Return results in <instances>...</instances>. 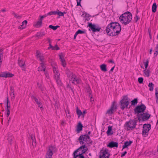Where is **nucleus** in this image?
Here are the masks:
<instances>
[{
  "label": "nucleus",
  "mask_w": 158,
  "mask_h": 158,
  "mask_svg": "<svg viewBox=\"0 0 158 158\" xmlns=\"http://www.w3.org/2000/svg\"><path fill=\"white\" fill-rule=\"evenodd\" d=\"M148 86L149 87V90L152 91L153 89L154 85L152 82H150L148 85Z\"/></svg>",
  "instance_id": "72a5a7b5"
},
{
  "label": "nucleus",
  "mask_w": 158,
  "mask_h": 158,
  "mask_svg": "<svg viewBox=\"0 0 158 158\" xmlns=\"http://www.w3.org/2000/svg\"><path fill=\"white\" fill-rule=\"evenodd\" d=\"M155 96L156 97V102L157 103H158V92L157 91V89L156 88L155 89Z\"/></svg>",
  "instance_id": "ea45409f"
},
{
  "label": "nucleus",
  "mask_w": 158,
  "mask_h": 158,
  "mask_svg": "<svg viewBox=\"0 0 158 158\" xmlns=\"http://www.w3.org/2000/svg\"><path fill=\"white\" fill-rule=\"evenodd\" d=\"M32 145L34 147V146H36V142L35 140H34V141H32Z\"/></svg>",
  "instance_id": "0e129e2a"
},
{
  "label": "nucleus",
  "mask_w": 158,
  "mask_h": 158,
  "mask_svg": "<svg viewBox=\"0 0 158 158\" xmlns=\"http://www.w3.org/2000/svg\"><path fill=\"white\" fill-rule=\"evenodd\" d=\"M78 34H85L86 32V30L85 29H84L83 30H81L80 29H79L77 31Z\"/></svg>",
  "instance_id": "e433bc0d"
},
{
  "label": "nucleus",
  "mask_w": 158,
  "mask_h": 158,
  "mask_svg": "<svg viewBox=\"0 0 158 158\" xmlns=\"http://www.w3.org/2000/svg\"><path fill=\"white\" fill-rule=\"evenodd\" d=\"M53 71L54 73L55 74V75H56L59 74H58V73L57 71L56 70V68L55 67H54L53 68Z\"/></svg>",
  "instance_id": "5fc2aeb1"
},
{
  "label": "nucleus",
  "mask_w": 158,
  "mask_h": 158,
  "mask_svg": "<svg viewBox=\"0 0 158 158\" xmlns=\"http://www.w3.org/2000/svg\"><path fill=\"white\" fill-rule=\"evenodd\" d=\"M56 11H51L48 13V15H56Z\"/></svg>",
  "instance_id": "c03bdc74"
},
{
  "label": "nucleus",
  "mask_w": 158,
  "mask_h": 158,
  "mask_svg": "<svg viewBox=\"0 0 158 158\" xmlns=\"http://www.w3.org/2000/svg\"><path fill=\"white\" fill-rule=\"evenodd\" d=\"M6 112H7V117H8L10 114V107H6L5 108Z\"/></svg>",
  "instance_id": "7c9ffc66"
},
{
  "label": "nucleus",
  "mask_w": 158,
  "mask_h": 158,
  "mask_svg": "<svg viewBox=\"0 0 158 158\" xmlns=\"http://www.w3.org/2000/svg\"><path fill=\"white\" fill-rule=\"evenodd\" d=\"M42 24V22L41 21L39 20L36 23L35 25V26L36 27H41Z\"/></svg>",
  "instance_id": "473e14b6"
},
{
  "label": "nucleus",
  "mask_w": 158,
  "mask_h": 158,
  "mask_svg": "<svg viewBox=\"0 0 158 158\" xmlns=\"http://www.w3.org/2000/svg\"><path fill=\"white\" fill-rule=\"evenodd\" d=\"M71 81H72V83H74V82H76V84H78L80 83L81 80L77 78H76V77L73 78L72 77L71 78Z\"/></svg>",
  "instance_id": "cd10ccee"
},
{
  "label": "nucleus",
  "mask_w": 158,
  "mask_h": 158,
  "mask_svg": "<svg viewBox=\"0 0 158 158\" xmlns=\"http://www.w3.org/2000/svg\"><path fill=\"white\" fill-rule=\"evenodd\" d=\"M13 138V137L11 135H9L8 137L7 138V139L8 140L10 144H11V141Z\"/></svg>",
  "instance_id": "c9c22d12"
},
{
  "label": "nucleus",
  "mask_w": 158,
  "mask_h": 158,
  "mask_svg": "<svg viewBox=\"0 0 158 158\" xmlns=\"http://www.w3.org/2000/svg\"><path fill=\"white\" fill-rule=\"evenodd\" d=\"M133 142L131 140H130L129 141H126L125 142L124 145L123 146V148L122 150L126 148H127L128 146L131 145V144Z\"/></svg>",
  "instance_id": "aec40b11"
},
{
  "label": "nucleus",
  "mask_w": 158,
  "mask_h": 158,
  "mask_svg": "<svg viewBox=\"0 0 158 158\" xmlns=\"http://www.w3.org/2000/svg\"><path fill=\"white\" fill-rule=\"evenodd\" d=\"M37 57L39 58V60L41 62V63L44 62V58L43 56H39Z\"/></svg>",
  "instance_id": "8fccbe9b"
},
{
  "label": "nucleus",
  "mask_w": 158,
  "mask_h": 158,
  "mask_svg": "<svg viewBox=\"0 0 158 158\" xmlns=\"http://www.w3.org/2000/svg\"><path fill=\"white\" fill-rule=\"evenodd\" d=\"M136 118H135V119H130L129 121L126 122L124 125V129L127 131L133 130L135 128L137 121H138V119L136 120Z\"/></svg>",
  "instance_id": "7ed1b4c3"
},
{
  "label": "nucleus",
  "mask_w": 158,
  "mask_h": 158,
  "mask_svg": "<svg viewBox=\"0 0 158 158\" xmlns=\"http://www.w3.org/2000/svg\"><path fill=\"white\" fill-rule=\"evenodd\" d=\"M3 49H0V67L1 66L2 60V57L3 56Z\"/></svg>",
  "instance_id": "c85d7f7f"
},
{
  "label": "nucleus",
  "mask_w": 158,
  "mask_h": 158,
  "mask_svg": "<svg viewBox=\"0 0 158 158\" xmlns=\"http://www.w3.org/2000/svg\"><path fill=\"white\" fill-rule=\"evenodd\" d=\"M156 3H154L152 6V10H156Z\"/></svg>",
  "instance_id": "de8ad7c7"
},
{
  "label": "nucleus",
  "mask_w": 158,
  "mask_h": 158,
  "mask_svg": "<svg viewBox=\"0 0 158 158\" xmlns=\"http://www.w3.org/2000/svg\"><path fill=\"white\" fill-rule=\"evenodd\" d=\"M53 47H54V48H55V49H56V50L60 49V48H59V47L57 45H55V46Z\"/></svg>",
  "instance_id": "338daca9"
},
{
  "label": "nucleus",
  "mask_w": 158,
  "mask_h": 158,
  "mask_svg": "<svg viewBox=\"0 0 158 158\" xmlns=\"http://www.w3.org/2000/svg\"><path fill=\"white\" fill-rule=\"evenodd\" d=\"M127 152L126 151H125L124 152L122 153V154H121V157H123L126 154H127Z\"/></svg>",
  "instance_id": "e2e57ef3"
},
{
  "label": "nucleus",
  "mask_w": 158,
  "mask_h": 158,
  "mask_svg": "<svg viewBox=\"0 0 158 158\" xmlns=\"http://www.w3.org/2000/svg\"><path fill=\"white\" fill-rule=\"evenodd\" d=\"M76 113L77 115H78V117L82 114V112L81 110L78 109V107H77L76 108Z\"/></svg>",
  "instance_id": "f704fd0d"
},
{
  "label": "nucleus",
  "mask_w": 158,
  "mask_h": 158,
  "mask_svg": "<svg viewBox=\"0 0 158 158\" xmlns=\"http://www.w3.org/2000/svg\"><path fill=\"white\" fill-rule=\"evenodd\" d=\"M18 64L21 68H22L25 65L24 62L22 59H20L19 58L18 60Z\"/></svg>",
  "instance_id": "393cba45"
},
{
  "label": "nucleus",
  "mask_w": 158,
  "mask_h": 158,
  "mask_svg": "<svg viewBox=\"0 0 158 158\" xmlns=\"http://www.w3.org/2000/svg\"><path fill=\"white\" fill-rule=\"evenodd\" d=\"M60 26L58 25L54 26L52 25H50L49 26V28L53 29V30L55 31Z\"/></svg>",
  "instance_id": "c756f323"
},
{
  "label": "nucleus",
  "mask_w": 158,
  "mask_h": 158,
  "mask_svg": "<svg viewBox=\"0 0 158 158\" xmlns=\"http://www.w3.org/2000/svg\"><path fill=\"white\" fill-rule=\"evenodd\" d=\"M146 108V106L143 103H141L140 105L137 106L135 108L134 113L136 115L138 120H140L139 116L140 114L144 113Z\"/></svg>",
  "instance_id": "20e7f679"
},
{
  "label": "nucleus",
  "mask_w": 158,
  "mask_h": 158,
  "mask_svg": "<svg viewBox=\"0 0 158 158\" xmlns=\"http://www.w3.org/2000/svg\"><path fill=\"white\" fill-rule=\"evenodd\" d=\"M121 30V25L118 23L112 21L108 25L105 29L107 34L112 36L118 35Z\"/></svg>",
  "instance_id": "f257e3e1"
},
{
  "label": "nucleus",
  "mask_w": 158,
  "mask_h": 158,
  "mask_svg": "<svg viewBox=\"0 0 158 158\" xmlns=\"http://www.w3.org/2000/svg\"><path fill=\"white\" fill-rule=\"evenodd\" d=\"M86 91L88 93H91V89L89 86L87 88Z\"/></svg>",
  "instance_id": "13d9d810"
},
{
  "label": "nucleus",
  "mask_w": 158,
  "mask_h": 158,
  "mask_svg": "<svg viewBox=\"0 0 158 158\" xmlns=\"http://www.w3.org/2000/svg\"><path fill=\"white\" fill-rule=\"evenodd\" d=\"M85 146V147L83 149L82 148V149H80L79 150H78V151L77 152V153H78V152H79H79H82V151H83L82 150H84V149H85V150H87V151L88 150V148H87V146H85V145H82L81 146Z\"/></svg>",
  "instance_id": "4c0bfd02"
},
{
  "label": "nucleus",
  "mask_w": 158,
  "mask_h": 158,
  "mask_svg": "<svg viewBox=\"0 0 158 158\" xmlns=\"http://www.w3.org/2000/svg\"><path fill=\"white\" fill-rule=\"evenodd\" d=\"M49 47L48 48V49H49L50 48H52V50H55V48H54V47H53L51 44H49Z\"/></svg>",
  "instance_id": "6e6d98bb"
},
{
  "label": "nucleus",
  "mask_w": 158,
  "mask_h": 158,
  "mask_svg": "<svg viewBox=\"0 0 158 158\" xmlns=\"http://www.w3.org/2000/svg\"><path fill=\"white\" fill-rule=\"evenodd\" d=\"M138 13V10H137L135 17L134 18L135 23H137L138 20L139 19V18L137 14Z\"/></svg>",
  "instance_id": "37998d69"
},
{
  "label": "nucleus",
  "mask_w": 158,
  "mask_h": 158,
  "mask_svg": "<svg viewBox=\"0 0 158 158\" xmlns=\"http://www.w3.org/2000/svg\"><path fill=\"white\" fill-rule=\"evenodd\" d=\"M60 74L56 75L55 76V79L56 81L57 84L60 86H61L62 85V83L60 78Z\"/></svg>",
  "instance_id": "a211bd4d"
},
{
  "label": "nucleus",
  "mask_w": 158,
  "mask_h": 158,
  "mask_svg": "<svg viewBox=\"0 0 158 158\" xmlns=\"http://www.w3.org/2000/svg\"><path fill=\"white\" fill-rule=\"evenodd\" d=\"M49 152L51 151V152H56L57 149L56 147L55 146H51L49 147L48 150Z\"/></svg>",
  "instance_id": "4be33fe9"
},
{
  "label": "nucleus",
  "mask_w": 158,
  "mask_h": 158,
  "mask_svg": "<svg viewBox=\"0 0 158 158\" xmlns=\"http://www.w3.org/2000/svg\"><path fill=\"white\" fill-rule=\"evenodd\" d=\"M83 127V126L81 122H79L77 126L76 130L77 133H79L81 131H82Z\"/></svg>",
  "instance_id": "6ab92c4d"
},
{
  "label": "nucleus",
  "mask_w": 158,
  "mask_h": 158,
  "mask_svg": "<svg viewBox=\"0 0 158 158\" xmlns=\"http://www.w3.org/2000/svg\"><path fill=\"white\" fill-rule=\"evenodd\" d=\"M31 98L32 99L34 100L36 104L38 106L40 107L41 110H44V108L42 104L40 102V100H39L36 97H35L34 96H31Z\"/></svg>",
  "instance_id": "f8f14e48"
},
{
  "label": "nucleus",
  "mask_w": 158,
  "mask_h": 158,
  "mask_svg": "<svg viewBox=\"0 0 158 158\" xmlns=\"http://www.w3.org/2000/svg\"><path fill=\"white\" fill-rule=\"evenodd\" d=\"M151 115L147 112L143 113L139 116L140 120H138L140 122L141 121H144L148 120L150 117Z\"/></svg>",
  "instance_id": "9d476101"
},
{
  "label": "nucleus",
  "mask_w": 158,
  "mask_h": 158,
  "mask_svg": "<svg viewBox=\"0 0 158 158\" xmlns=\"http://www.w3.org/2000/svg\"><path fill=\"white\" fill-rule=\"evenodd\" d=\"M132 18V14L129 11H127L120 16L119 19L122 24L127 25L131 22Z\"/></svg>",
  "instance_id": "f03ea898"
},
{
  "label": "nucleus",
  "mask_w": 158,
  "mask_h": 158,
  "mask_svg": "<svg viewBox=\"0 0 158 158\" xmlns=\"http://www.w3.org/2000/svg\"><path fill=\"white\" fill-rule=\"evenodd\" d=\"M83 139V141L85 142H88V143H89L92 144L93 142L92 141L90 136L88 135H81L79 138L78 139V140Z\"/></svg>",
  "instance_id": "9b49d317"
},
{
  "label": "nucleus",
  "mask_w": 158,
  "mask_h": 158,
  "mask_svg": "<svg viewBox=\"0 0 158 158\" xmlns=\"http://www.w3.org/2000/svg\"><path fill=\"white\" fill-rule=\"evenodd\" d=\"M2 77H12L14 76V74L9 72H2Z\"/></svg>",
  "instance_id": "ddd939ff"
},
{
  "label": "nucleus",
  "mask_w": 158,
  "mask_h": 158,
  "mask_svg": "<svg viewBox=\"0 0 158 158\" xmlns=\"http://www.w3.org/2000/svg\"><path fill=\"white\" fill-rule=\"evenodd\" d=\"M108 62L109 63H111L113 64H115L114 61L112 60H108Z\"/></svg>",
  "instance_id": "774afa93"
},
{
  "label": "nucleus",
  "mask_w": 158,
  "mask_h": 158,
  "mask_svg": "<svg viewBox=\"0 0 158 158\" xmlns=\"http://www.w3.org/2000/svg\"><path fill=\"white\" fill-rule=\"evenodd\" d=\"M77 0V6H81V0Z\"/></svg>",
  "instance_id": "680f3d73"
},
{
  "label": "nucleus",
  "mask_w": 158,
  "mask_h": 158,
  "mask_svg": "<svg viewBox=\"0 0 158 158\" xmlns=\"http://www.w3.org/2000/svg\"><path fill=\"white\" fill-rule=\"evenodd\" d=\"M67 87L68 88H69V90H71L72 92L73 93V94H74V91L73 88H72L71 87H70L69 85L68 84L67 85Z\"/></svg>",
  "instance_id": "603ef678"
},
{
  "label": "nucleus",
  "mask_w": 158,
  "mask_h": 158,
  "mask_svg": "<svg viewBox=\"0 0 158 158\" xmlns=\"http://www.w3.org/2000/svg\"><path fill=\"white\" fill-rule=\"evenodd\" d=\"M99 158H109L110 154L109 150L106 149L102 148L100 152Z\"/></svg>",
  "instance_id": "0eeeda50"
},
{
  "label": "nucleus",
  "mask_w": 158,
  "mask_h": 158,
  "mask_svg": "<svg viewBox=\"0 0 158 158\" xmlns=\"http://www.w3.org/2000/svg\"><path fill=\"white\" fill-rule=\"evenodd\" d=\"M6 107H10V102L8 96L6 97Z\"/></svg>",
  "instance_id": "58836bf2"
},
{
  "label": "nucleus",
  "mask_w": 158,
  "mask_h": 158,
  "mask_svg": "<svg viewBox=\"0 0 158 158\" xmlns=\"http://www.w3.org/2000/svg\"><path fill=\"white\" fill-rule=\"evenodd\" d=\"M120 108L123 110L125 108H127L129 102L128 100V97L127 95L123 97L122 99L120 101Z\"/></svg>",
  "instance_id": "39448f33"
},
{
  "label": "nucleus",
  "mask_w": 158,
  "mask_h": 158,
  "mask_svg": "<svg viewBox=\"0 0 158 158\" xmlns=\"http://www.w3.org/2000/svg\"><path fill=\"white\" fill-rule=\"evenodd\" d=\"M66 73L67 74L68 77L70 75L71 73V72L69 70V69H67L66 70Z\"/></svg>",
  "instance_id": "4d7b16f0"
},
{
  "label": "nucleus",
  "mask_w": 158,
  "mask_h": 158,
  "mask_svg": "<svg viewBox=\"0 0 158 158\" xmlns=\"http://www.w3.org/2000/svg\"><path fill=\"white\" fill-rule=\"evenodd\" d=\"M100 68L101 70L103 72H106L107 71L106 65L105 64H103L100 65Z\"/></svg>",
  "instance_id": "b1692460"
},
{
  "label": "nucleus",
  "mask_w": 158,
  "mask_h": 158,
  "mask_svg": "<svg viewBox=\"0 0 158 158\" xmlns=\"http://www.w3.org/2000/svg\"><path fill=\"white\" fill-rule=\"evenodd\" d=\"M45 34L44 31H40L37 33L35 35V37L38 38L42 37Z\"/></svg>",
  "instance_id": "5701e85b"
},
{
  "label": "nucleus",
  "mask_w": 158,
  "mask_h": 158,
  "mask_svg": "<svg viewBox=\"0 0 158 158\" xmlns=\"http://www.w3.org/2000/svg\"><path fill=\"white\" fill-rule=\"evenodd\" d=\"M53 154V153L52 152L47 151L45 155V158H52Z\"/></svg>",
  "instance_id": "a878e982"
},
{
  "label": "nucleus",
  "mask_w": 158,
  "mask_h": 158,
  "mask_svg": "<svg viewBox=\"0 0 158 158\" xmlns=\"http://www.w3.org/2000/svg\"><path fill=\"white\" fill-rule=\"evenodd\" d=\"M118 142L111 141L107 145V147L110 148H113L114 147L118 148Z\"/></svg>",
  "instance_id": "4468645a"
},
{
  "label": "nucleus",
  "mask_w": 158,
  "mask_h": 158,
  "mask_svg": "<svg viewBox=\"0 0 158 158\" xmlns=\"http://www.w3.org/2000/svg\"><path fill=\"white\" fill-rule=\"evenodd\" d=\"M56 14L58 15L59 16H63V13L61 11H56Z\"/></svg>",
  "instance_id": "3c124183"
},
{
  "label": "nucleus",
  "mask_w": 158,
  "mask_h": 158,
  "mask_svg": "<svg viewBox=\"0 0 158 158\" xmlns=\"http://www.w3.org/2000/svg\"><path fill=\"white\" fill-rule=\"evenodd\" d=\"M59 56L62 65L64 67H65L66 64L63 53H61L59 54Z\"/></svg>",
  "instance_id": "dca6fc26"
},
{
  "label": "nucleus",
  "mask_w": 158,
  "mask_h": 158,
  "mask_svg": "<svg viewBox=\"0 0 158 158\" xmlns=\"http://www.w3.org/2000/svg\"><path fill=\"white\" fill-rule=\"evenodd\" d=\"M85 17L87 18H89L90 16V15L89 14L85 12H83V14H82L81 16H83V15H84V16H85Z\"/></svg>",
  "instance_id": "79ce46f5"
},
{
  "label": "nucleus",
  "mask_w": 158,
  "mask_h": 158,
  "mask_svg": "<svg viewBox=\"0 0 158 158\" xmlns=\"http://www.w3.org/2000/svg\"><path fill=\"white\" fill-rule=\"evenodd\" d=\"M115 67V65H114L113 67H112L111 68V69H110V70L109 72L110 73L113 72V70L114 69Z\"/></svg>",
  "instance_id": "bf43d9fd"
},
{
  "label": "nucleus",
  "mask_w": 158,
  "mask_h": 158,
  "mask_svg": "<svg viewBox=\"0 0 158 158\" xmlns=\"http://www.w3.org/2000/svg\"><path fill=\"white\" fill-rule=\"evenodd\" d=\"M143 79L142 77H139L138 79V81L139 83L142 84L143 82Z\"/></svg>",
  "instance_id": "49530a36"
},
{
  "label": "nucleus",
  "mask_w": 158,
  "mask_h": 158,
  "mask_svg": "<svg viewBox=\"0 0 158 158\" xmlns=\"http://www.w3.org/2000/svg\"><path fill=\"white\" fill-rule=\"evenodd\" d=\"M90 29H89V30L90 31L91 29L93 32H99L101 29V28L99 27H97L94 24H92L91 23H88L87 26Z\"/></svg>",
  "instance_id": "6e6552de"
},
{
  "label": "nucleus",
  "mask_w": 158,
  "mask_h": 158,
  "mask_svg": "<svg viewBox=\"0 0 158 158\" xmlns=\"http://www.w3.org/2000/svg\"><path fill=\"white\" fill-rule=\"evenodd\" d=\"M116 103V102L115 101L112 102L110 108L107 111L106 114L110 115L113 114L115 110H116L117 107Z\"/></svg>",
  "instance_id": "1a4fd4ad"
},
{
  "label": "nucleus",
  "mask_w": 158,
  "mask_h": 158,
  "mask_svg": "<svg viewBox=\"0 0 158 158\" xmlns=\"http://www.w3.org/2000/svg\"><path fill=\"white\" fill-rule=\"evenodd\" d=\"M151 128V125L150 124H144L143 125L142 129V134L143 136L146 137L148 135L149 131Z\"/></svg>",
  "instance_id": "423d86ee"
},
{
  "label": "nucleus",
  "mask_w": 158,
  "mask_h": 158,
  "mask_svg": "<svg viewBox=\"0 0 158 158\" xmlns=\"http://www.w3.org/2000/svg\"><path fill=\"white\" fill-rule=\"evenodd\" d=\"M149 63V60L147 59L146 62H143V63L144 64L145 69H147L148 66V64Z\"/></svg>",
  "instance_id": "a19ab883"
},
{
  "label": "nucleus",
  "mask_w": 158,
  "mask_h": 158,
  "mask_svg": "<svg viewBox=\"0 0 158 158\" xmlns=\"http://www.w3.org/2000/svg\"><path fill=\"white\" fill-rule=\"evenodd\" d=\"M106 134L108 136L111 135L113 134L112 131V126H109L108 127V130L106 131Z\"/></svg>",
  "instance_id": "412c9836"
},
{
  "label": "nucleus",
  "mask_w": 158,
  "mask_h": 158,
  "mask_svg": "<svg viewBox=\"0 0 158 158\" xmlns=\"http://www.w3.org/2000/svg\"><path fill=\"white\" fill-rule=\"evenodd\" d=\"M12 14L14 15V17L16 18H18L19 19H20L21 18V16H17V15L16 14L15 12H13L12 13Z\"/></svg>",
  "instance_id": "864d4df0"
},
{
  "label": "nucleus",
  "mask_w": 158,
  "mask_h": 158,
  "mask_svg": "<svg viewBox=\"0 0 158 158\" xmlns=\"http://www.w3.org/2000/svg\"><path fill=\"white\" fill-rule=\"evenodd\" d=\"M10 90H11V94H13V97L14 98H15V94H14V88L12 87H10Z\"/></svg>",
  "instance_id": "a18cd8bd"
},
{
  "label": "nucleus",
  "mask_w": 158,
  "mask_h": 158,
  "mask_svg": "<svg viewBox=\"0 0 158 158\" xmlns=\"http://www.w3.org/2000/svg\"><path fill=\"white\" fill-rule=\"evenodd\" d=\"M59 56L62 65L64 67H65L66 64L63 53H61L59 54Z\"/></svg>",
  "instance_id": "2eb2a0df"
},
{
  "label": "nucleus",
  "mask_w": 158,
  "mask_h": 158,
  "mask_svg": "<svg viewBox=\"0 0 158 158\" xmlns=\"http://www.w3.org/2000/svg\"><path fill=\"white\" fill-rule=\"evenodd\" d=\"M27 23V21L25 20L23 21L22 23L21 26H24V25H25V26L24 27H26V25Z\"/></svg>",
  "instance_id": "09e8293b"
},
{
  "label": "nucleus",
  "mask_w": 158,
  "mask_h": 158,
  "mask_svg": "<svg viewBox=\"0 0 158 158\" xmlns=\"http://www.w3.org/2000/svg\"><path fill=\"white\" fill-rule=\"evenodd\" d=\"M59 56L62 65L64 67H65L66 64L63 53H61L59 54Z\"/></svg>",
  "instance_id": "f3484780"
},
{
  "label": "nucleus",
  "mask_w": 158,
  "mask_h": 158,
  "mask_svg": "<svg viewBox=\"0 0 158 158\" xmlns=\"http://www.w3.org/2000/svg\"><path fill=\"white\" fill-rule=\"evenodd\" d=\"M37 84L39 88L42 91H43V89L41 88V85L38 82L37 83Z\"/></svg>",
  "instance_id": "69168bd1"
},
{
  "label": "nucleus",
  "mask_w": 158,
  "mask_h": 158,
  "mask_svg": "<svg viewBox=\"0 0 158 158\" xmlns=\"http://www.w3.org/2000/svg\"><path fill=\"white\" fill-rule=\"evenodd\" d=\"M145 69L143 70V72L144 73L145 75L147 77H149L150 76V71L148 69Z\"/></svg>",
  "instance_id": "2f4dec72"
},
{
  "label": "nucleus",
  "mask_w": 158,
  "mask_h": 158,
  "mask_svg": "<svg viewBox=\"0 0 158 158\" xmlns=\"http://www.w3.org/2000/svg\"><path fill=\"white\" fill-rule=\"evenodd\" d=\"M40 64L41 65V68H42V69H44V68H46V67L45 66V65H44V64L43 63H43H40Z\"/></svg>",
  "instance_id": "052dcab7"
},
{
  "label": "nucleus",
  "mask_w": 158,
  "mask_h": 158,
  "mask_svg": "<svg viewBox=\"0 0 158 158\" xmlns=\"http://www.w3.org/2000/svg\"><path fill=\"white\" fill-rule=\"evenodd\" d=\"M138 102L137 98H135L133 100H132L131 102V106H135L136 105Z\"/></svg>",
  "instance_id": "bb28decb"
}]
</instances>
